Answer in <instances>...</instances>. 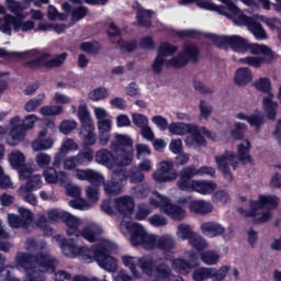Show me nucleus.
<instances>
[{"label": "nucleus", "mask_w": 281, "mask_h": 281, "mask_svg": "<svg viewBox=\"0 0 281 281\" xmlns=\"http://www.w3.org/2000/svg\"><path fill=\"white\" fill-rule=\"evenodd\" d=\"M15 262L18 267L24 269L27 277L34 276L43 270L38 269L36 265L45 269V271H50L54 273L56 271V259L52 258L49 255L40 252L37 255H30L27 252H18L15 256Z\"/></svg>", "instance_id": "obj_1"}, {"label": "nucleus", "mask_w": 281, "mask_h": 281, "mask_svg": "<svg viewBox=\"0 0 281 281\" xmlns=\"http://www.w3.org/2000/svg\"><path fill=\"white\" fill-rule=\"evenodd\" d=\"M110 148L116 155L117 168H126L133 164V138L126 134H115Z\"/></svg>", "instance_id": "obj_2"}, {"label": "nucleus", "mask_w": 281, "mask_h": 281, "mask_svg": "<svg viewBox=\"0 0 281 281\" xmlns=\"http://www.w3.org/2000/svg\"><path fill=\"white\" fill-rule=\"evenodd\" d=\"M222 1L225 3L227 11L236 16V23H238V25H245L246 27H248L249 32L254 34L257 41H265V38H267V31H265V27H262V24H260V22L243 13V11H240V9L236 5V3H234V1Z\"/></svg>", "instance_id": "obj_3"}, {"label": "nucleus", "mask_w": 281, "mask_h": 281, "mask_svg": "<svg viewBox=\"0 0 281 281\" xmlns=\"http://www.w3.org/2000/svg\"><path fill=\"white\" fill-rule=\"evenodd\" d=\"M194 173L190 171L189 173H179V179L177 181V188L181 192H198V194H212L216 190V182L212 180H193Z\"/></svg>", "instance_id": "obj_4"}, {"label": "nucleus", "mask_w": 281, "mask_h": 281, "mask_svg": "<svg viewBox=\"0 0 281 281\" xmlns=\"http://www.w3.org/2000/svg\"><path fill=\"white\" fill-rule=\"evenodd\" d=\"M205 38L212 41L216 47H231L237 54H245L249 52V42L240 35H216L214 33H206Z\"/></svg>", "instance_id": "obj_5"}, {"label": "nucleus", "mask_w": 281, "mask_h": 281, "mask_svg": "<svg viewBox=\"0 0 281 281\" xmlns=\"http://www.w3.org/2000/svg\"><path fill=\"white\" fill-rule=\"evenodd\" d=\"M199 56H201V50L198 45L187 44L183 49L178 53L176 57H172L167 61L168 65L175 67V69H182L188 63H199Z\"/></svg>", "instance_id": "obj_6"}, {"label": "nucleus", "mask_w": 281, "mask_h": 281, "mask_svg": "<svg viewBox=\"0 0 281 281\" xmlns=\"http://www.w3.org/2000/svg\"><path fill=\"white\" fill-rule=\"evenodd\" d=\"M25 19V15H22L20 18H14L12 14H5L3 18V23L0 24V32L2 34H8V36H12V27L14 32H30V30H34V21L29 20L26 22H23Z\"/></svg>", "instance_id": "obj_7"}, {"label": "nucleus", "mask_w": 281, "mask_h": 281, "mask_svg": "<svg viewBox=\"0 0 281 281\" xmlns=\"http://www.w3.org/2000/svg\"><path fill=\"white\" fill-rule=\"evenodd\" d=\"M128 181L125 169H115L112 172L111 180L103 182V190L108 196H119L124 190V184Z\"/></svg>", "instance_id": "obj_8"}, {"label": "nucleus", "mask_w": 281, "mask_h": 281, "mask_svg": "<svg viewBox=\"0 0 281 281\" xmlns=\"http://www.w3.org/2000/svg\"><path fill=\"white\" fill-rule=\"evenodd\" d=\"M47 58H49V53H44L33 60L25 61L24 67L26 69H31L32 71H36V69H41V67H46V69H53V67H60V65H63V63L67 60V53H61L55 58L48 60Z\"/></svg>", "instance_id": "obj_9"}, {"label": "nucleus", "mask_w": 281, "mask_h": 281, "mask_svg": "<svg viewBox=\"0 0 281 281\" xmlns=\"http://www.w3.org/2000/svg\"><path fill=\"white\" fill-rule=\"evenodd\" d=\"M179 177L177 169L175 168V162L170 160H162L159 164L158 169L154 172L153 179L157 183H170Z\"/></svg>", "instance_id": "obj_10"}, {"label": "nucleus", "mask_w": 281, "mask_h": 281, "mask_svg": "<svg viewBox=\"0 0 281 281\" xmlns=\"http://www.w3.org/2000/svg\"><path fill=\"white\" fill-rule=\"evenodd\" d=\"M234 159H236V155H234V153H229L228 150H226L224 155L215 156V162L217 164L218 170L222 171L223 177L226 178L227 181H233L234 179L227 162L233 161L232 166L234 170H236L238 166V162L234 161Z\"/></svg>", "instance_id": "obj_11"}, {"label": "nucleus", "mask_w": 281, "mask_h": 281, "mask_svg": "<svg viewBox=\"0 0 281 281\" xmlns=\"http://www.w3.org/2000/svg\"><path fill=\"white\" fill-rule=\"evenodd\" d=\"M189 133L192 135V142H194V144L198 146H207V140H205V137L209 139L216 138V134L212 133L205 126L199 128V126L193 125ZM203 135H205V137H203Z\"/></svg>", "instance_id": "obj_12"}, {"label": "nucleus", "mask_w": 281, "mask_h": 281, "mask_svg": "<svg viewBox=\"0 0 281 281\" xmlns=\"http://www.w3.org/2000/svg\"><path fill=\"white\" fill-rule=\"evenodd\" d=\"M76 177L79 181H88L91 186L99 187L104 183V177L92 169H77Z\"/></svg>", "instance_id": "obj_13"}, {"label": "nucleus", "mask_w": 281, "mask_h": 281, "mask_svg": "<svg viewBox=\"0 0 281 281\" xmlns=\"http://www.w3.org/2000/svg\"><path fill=\"white\" fill-rule=\"evenodd\" d=\"M61 9L66 14H70L71 23H78V21H82V19L89 14V8L85 5L72 7L67 1L61 4Z\"/></svg>", "instance_id": "obj_14"}, {"label": "nucleus", "mask_w": 281, "mask_h": 281, "mask_svg": "<svg viewBox=\"0 0 281 281\" xmlns=\"http://www.w3.org/2000/svg\"><path fill=\"white\" fill-rule=\"evenodd\" d=\"M115 210L122 216H131L135 210V200L131 196L116 198L114 201Z\"/></svg>", "instance_id": "obj_15"}, {"label": "nucleus", "mask_w": 281, "mask_h": 281, "mask_svg": "<svg viewBox=\"0 0 281 281\" xmlns=\"http://www.w3.org/2000/svg\"><path fill=\"white\" fill-rule=\"evenodd\" d=\"M159 205L161 210H164L165 214L172 216V218L181 221V218L186 216V211H183L181 206L170 203V199L168 198H162Z\"/></svg>", "instance_id": "obj_16"}, {"label": "nucleus", "mask_w": 281, "mask_h": 281, "mask_svg": "<svg viewBox=\"0 0 281 281\" xmlns=\"http://www.w3.org/2000/svg\"><path fill=\"white\" fill-rule=\"evenodd\" d=\"M76 147V142H74V139L71 138H68L66 142H64L59 148V151L54 157L53 166L55 168H60L63 166L65 157L69 155V150H74V148Z\"/></svg>", "instance_id": "obj_17"}, {"label": "nucleus", "mask_w": 281, "mask_h": 281, "mask_svg": "<svg viewBox=\"0 0 281 281\" xmlns=\"http://www.w3.org/2000/svg\"><path fill=\"white\" fill-rule=\"evenodd\" d=\"M111 249H113V243L110 240H103L100 244L94 245V261L100 265L109 256H111Z\"/></svg>", "instance_id": "obj_18"}, {"label": "nucleus", "mask_w": 281, "mask_h": 281, "mask_svg": "<svg viewBox=\"0 0 281 281\" xmlns=\"http://www.w3.org/2000/svg\"><path fill=\"white\" fill-rule=\"evenodd\" d=\"M200 229L209 238H216V236L225 234V227L216 222H204L201 224Z\"/></svg>", "instance_id": "obj_19"}, {"label": "nucleus", "mask_w": 281, "mask_h": 281, "mask_svg": "<svg viewBox=\"0 0 281 281\" xmlns=\"http://www.w3.org/2000/svg\"><path fill=\"white\" fill-rule=\"evenodd\" d=\"M25 133H27V131L21 125V117H12L10 136L14 144H16V142H23L25 139Z\"/></svg>", "instance_id": "obj_20"}, {"label": "nucleus", "mask_w": 281, "mask_h": 281, "mask_svg": "<svg viewBox=\"0 0 281 281\" xmlns=\"http://www.w3.org/2000/svg\"><path fill=\"white\" fill-rule=\"evenodd\" d=\"M189 210L193 214H200V216H205V214L212 213L214 206L212 203L204 200H192L189 203Z\"/></svg>", "instance_id": "obj_21"}, {"label": "nucleus", "mask_w": 281, "mask_h": 281, "mask_svg": "<svg viewBox=\"0 0 281 281\" xmlns=\"http://www.w3.org/2000/svg\"><path fill=\"white\" fill-rule=\"evenodd\" d=\"M248 49L250 54H255L259 56V58H266L268 60H272L276 58V53L271 49V47L263 44H248Z\"/></svg>", "instance_id": "obj_22"}, {"label": "nucleus", "mask_w": 281, "mask_h": 281, "mask_svg": "<svg viewBox=\"0 0 281 281\" xmlns=\"http://www.w3.org/2000/svg\"><path fill=\"white\" fill-rule=\"evenodd\" d=\"M94 159L97 164H101L102 166H117V156H113V153L109 151V149H100L95 153Z\"/></svg>", "instance_id": "obj_23"}, {"label": "nucleus", "mask_w": 281, "mask_h": 281, "mask_svg": "<svg viewBox=\"0 0 281 281\" xmlns=\"http://www.w3.org/2000/svg\"><path fill=\"white\" fill-rule=\"evenodd\" d=\"M80 236L88 243H98L102 236V228L95 225L86 226L81 229Z\"/></svg>", "instance_id": "obj_24"}, {"label": "nucleus", "mask_w": 281, "mask_h": 281, "mask_svg": "<svg viewBox=\"0 0 281 281\" xmlns=\"http://www.w3.org/2000/svg\"><path fill=\"white\" fill-rule=\"evenodd\" d=\"M130 234H131V244L133 245V247H139L143 239L146 236V229L144 228V226L137 223H134L130 227Z\"/></svg>", "instance_id": "obj_25"}, {"label": "nucleus", "mask_w": 281, "mask_h": 281, "mask_svg": "<svg viewBox=\"0 0 281 281\" xmlns=\"http://www.w3.org/2000/svg\"><path fill=\"white\" fill-rule=\"evenodd\" d=\"M59 245L61 252L64 256H66V258H76V256H78L80 248H78V245H76V240L61 238Z\"/></svg>", "instance_id": "obj_26"}, {"label": "nucleus", "mask_w": 281, "mask_h": 281, "mask_svg": "<svg viewBox=\"0 0 281 281\" xmlns=\"http://www.w3.org/2000/svg\"><path fill=\"white\" fill-rule=\"evenodd\" d=\"M249 210H245L243 207L237 209V212L241 214V216H245L246 218H256L258 216L259 210H265L262 206V201L259 196L258 200H250L249 202Z\"/></svg>", "instance_id": "obj_27"}, {"label": "nucleus", "mask_w": 281, "mask_h": 281, "mask_svg": "<svg viewBox=\"0 0 281 281\" xmlns=\"http://www.w3.org/2000/svg\"><path fill=\"white\" fill-rule=\"evenodd\" d=\"M254 80V75L251 74V69L247 67L238 68L235 72L234 81L238 87H245V85H249Z\"/></svg>", "instance_id": "obj_28"}, {"label": "nucleus", "mask_w": 281, "mask_h": 281, "mask_svg": "<svg viewBox=\"0 0 281 281\" xmlns=\"http://www.w3.org/2000/svg\"><path fill=\"white\" fill-rule=\"evenodd\" d=\"M79 135L82 137L83 147L91 148V146H95V142H98L95 136V125L92 127L80 128Z\"/></svg>", "instance_id": "obj_29"}, {"label": "nucleus", "mask_w": 281, "mask_h": 281, "mask_svg": "<svg viewBox=\"0 0 281 281\" xmlns=\"http://www.w3.org/2000/svg\"><path fill=\"white\" fill-rule=\"evenodd\" d=\"M190 172H193V177H198V175H209V177H214L216 175V169L207 166H203L198 169L196 166L191 165L179 171L180 175H188Z\"/></svg>", "instance_id": "obj_30"}, {"label": "nucleus", "mask_w": 281, "mask_h": 281, "mask_svg": "<svg viewBox=\"0 0 281 281\" xmlns=\"http://www.w3.org/2000/svg\"><path fill=\"white\" fill-rule=\"evenodd\" d=\"M156 278L158 280H168V281H183L182 278H172L169 279L172 270L170 269V266H168L166 262L162 263H158L155 268H154Z\"/></svg>", "instance_id": "obj_31"}, {"label": "nucleus", "mask_w": 281, "mask_h": 281, "mask_svg": "<svg viewBox=\"0 0 281 281\" xmlns=\"http://www.w3.org/2000/svg\"><path fill=\"white\" fill-rule=\"evenodd\" d=\"M171 268L179 276H189L192 272V265L183 258H176L171 261Z\"/></svg>", "instance_id": "obj_32"}, {"label": "nucleus", "mask_w": 281, "mask_h": 281, "mask_svg": "<svg viewBox=\"0 0 281 281\" xmlns=\"http://www.w3.org/2000/svg\"><path fill=\"white\" fill-rule=\"evenodd\" d=\"M238 63H240L241 65H248V67H254L255 69H260L262 65H271L273 60L267 59L265 57L247 56L239 58Z\"/></svg>", "instance_id": "obj_33"}, {"label": "nucleus", "mask_w": 281, "mask_h": 281, "mask_svg": "<svg viewBox=\"0 0 281 281\" xmlns=\"http://www.w3.org/2000/svg\"><path fill=\"white\" fill-rule=\"evenodd\" d=\"M78 117L81 124L80 128H91L94 126L93 119H91V113H89V109H87V105L79 106Z\"/></svg>", "instance_id": "obj_34"}, {"label": "nucleus", "mask_w": 281, "mask_h": 281, "mask_svg": "<svg viewBox=\"0 0 281 281\" xmlns=\"http://www.w3.org/2000/svg\"><path fill=\"white\" fill-rule=\"evenodd\" d=\"M136 21L139 27L150 30L153 27V12L150 10H138Z\"/></svg>", "instance_id": "obj_35"}, {"label": "nucleus", "mask_w": 281, "mask_h": 281, "mask_svg": "<svg viewBox=\"0 0 281 281\" xmlns=\"http://www.w3.org/2000/svg\"><path fill=\"white\" fill-rule=\"evenodd\" d=\"M137 265L139 269L145 273V276H153L155 272V259L150 257H140L137 259Z\"/></svg>", "instance_id": "obj_36"}, {"label": "nucleus", "mask_w": 281, "mask_h": 281, "mask_svg": "<svg viewBox=\"0 0 281 281\" xmlns=\"http://www.w3.org/2000/svg\"><path fill=\"white\" fill-rule=\"evenodd\" d=\"M156 248L160 249V251H172V249H175V237L170 235L158 237Z\"/></svg>", "instance_id": "obj_37"}, {"label": "nucleus", "mask_w": 281, "mask_h": 281, "mask_svg": "<svg viewBox=\"0 0 281 281\" xmlns=\"http://www.w3.org/2000/svg\"><path fill=\"white\" fill-rule=\"evenodd\" d=\"M42 186H43V180L40 175L31 176L27 179L26 184L20 188V192L21 191L34 192L36 190H41Z\"/></svg>", "instance_id": "obj_38"}, {"label": "nucleus", "mask_w": 281, "mask_h": 281, "mask_svg": "<svg viewBox=\"0 0 281 281\" xmlns=\"http://www.w3.org/2000/svg\"><path fill=\"white\" fill-rule=\"evenodd\" d=\"M76 157L79 166H89L93 161V149L91 147H82Z\"/></svg>", "instance_id": "obj_39"}, {"label": "nucleus", "mask_w": 281, "mask_h": 281, "mask_svg": "<svg viewBox=\"0 0 281 281\" xmlns=\"http://www.w3.org/2000/svg\"><path fill=\"white\" fill-rule=\"evenodd\" d=\"M263 109L268 120H276L278 115V103L270 97L263 98Z\"/></svg>", "instance_id": "obj_40"}, {"label": "nucleus", "mask_w": 281, "mask_h": 281, "mask_svg": "<svg viewBox=\"0 0 281 281\" xmlns=\"http://www.w3.org/2000/svg\"><path fill=\"white\" fill-rule=\"evenodd\" d=\"M251 149V143L246 140L237 146V159L239 161H248L251 164V156L249 155V150Z\"/></svg>", "instance_id": "obj_41"}, {"label": "nucleus", "mask_w": 281, "mask_h": 281, "mask_svg": "<svg viewBox=\"0 0 281 281\" xmlns=\"http://www.w3.org/2000/svg\"><path fill=\"white\" fill-rule=\"evenodd\" d=\"M139 258L131 257L128 255H125V256L122 257V262H123L124 267L130 268V271H131L132 276L134 278H137V279L142 278V274L137 270V265H138L137 260Z\"/></svg>", "instance_id": "obj_42"}, {"label": "nucleus", "mask_w": 281, "mask_h": 281, "mask_svg": "<svg viewBox=\"0 0 281 281\" xmlns=\"http://www.w3.org/2000/svg\"><path fill=\"white\" fill-rule=\"evenodd\" d=\"M77 256H80L86 265H91V262L95 261V248L92 246L91 248L87 246L79 247Z\"/></svg>", "instance_id": "obj_43"}, {"label": "nucleus", "mask_w": 281, "mask_h": 281, "mask_svg": "<svg viewBox=\"0 0 281 281\" xmlns=\"http://www.w3.org/2000/svg\"><path fill=\"white\" fill-rule=\"evenodd\" d=\"M192 126H194V124H188V123H182V122L171 123L169 125V132L172 135H188V133H190Z\"/></svg>", "instance_id": "obj_44"}, {"label": "nucleus", "mask_w": 281, "mask_h": 281, "mask_svg": "<svg viewBox=\"0 0 281 281\" xmlns=\"http://www.w3.org/2000/svg\"><path fill=\"white\" fill-rule=\"evenodd\" d=\"M200 258L204 265L214 266L218 265L221 255L215 250H204L200 254Z\"/></svg>", "instance_id": "obj_45"}, {"label": "nucleus", "mask_w": 281, "mask_h": 281, "mask_svg": "<svg viewBox=\"0 0 281 281\" xmlns=\"http://www.w3.org/2000/svg\"><path fill=\"white\" fill-rule=\"evenodd\" d=\"M177 52H179V47L170 44V42H161L158 46L157 54L164 58H168V56H175Z\"/></svg>", "instance_id": "obj_46"}, {"label": "nucleus", "mask_w": 281, "mask_h": 281, "mask_svg": "<svg viewBox=\"0 0 281 281\" xmlns=\"http://www.w3.org/2000/svg\"><path fill=\"white\" fill-rule=\"evenodd\" d=\"M79 48L86 54H91L92 56H95L100 53V49H102V45L98 41L83 42L79 45Z\"/></svg>", "instance_id": "obj_47"}, {"label": "nucleus", "mask_w": 281, "mask_h": 281, "mask_svg": "<svg viewBox=\"0 0 281 281\" xmlns=\"http://www.w3.org/2000/svg\"><path fill=\"white\" fill-rule=\"evenodd\" d=\"M54 146V140L50 138H36L32 142V148L36 153H41V150H49Z\"/></svg>", "instance_id": "obj_48"}, {"label": "nucleus", "mask_w": 281, "mask_h": 281, "mask_svg": "<svg viewBox=\"0 0 281 281\" xmlns=\"http://www.w3.org/2000/svg\"><path fill=\"white\" fill-rule=\"evenodd\" d=\"M116 45L120 47L121 52L124 54H133L135 49H137V40L126 41L123 38H120L116 42Z\"/></svg>", "instance_id": "obj_49"}, {"label": "nucleus", "mask_w": 281, "mask_h": 281, "mask_svg": "<svg viewBox=\"0 0 281 281\" xmlns=\"http://www.w3.org/2000/svg\"><path fill=\"white\" fill-rule=\"evenodd\" d=\"M189 245L196 249V251H203V249H207V241L203 238V236L199 235V233L193 234V236L189 239Z\"/></svg>", "instance_id": "obj_50"}, {"label": "nucleus", "mask_w": 281, "mask_h": 281, "mask_svg": "<svg viewBox=\"0 0 281 281\" xmlns=\"http://www.w3.org/2000/svg\"><path fill=\"white\" fill-rule=\"evenodd\" d=\"M198 5L203 10H210L211 12H218V14H225V7L214 4L207 0H196Z\"/></svg>", "instance_id": "obj_51"}, {"label": "nucleus", "mask_w": 281, "mask_h": 281, "mask_svg": "<svg viewBox=\"0 0 281 281\" xmlns=\"http://www.w3.org/2000/svg\"><path fill=\"white\" fill-rule=\"evenodd\" d=\"M261 199V205L267 210H276L280 203V199L277 195H259Z\"/></svg>", "instance_id": "obj_52"}, {"label": "nucleus", "mask_w": 281, "mask_h": 281, "mask_svg": "<svg viewBox=\"0 0 281 281\" xmlns=\"http://www.w3.org/2000/svg\"><path fill=\"white\" fill-rule=\"evenodd\" d=\"M5 265V257L0 254V281H16L12 276L10 269L3 267Z\"/></svg>", "instance_id": "obj_53"}, {"label": "nucleus", "mask_w": 281, "mask_h": 281, "mask_svg": "<svg viewBox=\"0 0 281 281\" xmlns=\"http://www.w3.org/2000/svg\"><path fill=\"white\" fill-rule=\"evenodd\" d=\"M9 161L12 168L16 170L25 164V155L21 151H13L9 155Z\"/></svg>", "instance_id": "obj_54"}, {"label": "nucleus", "mask_w": 281, "mask_h": 281, "mask_svg": "<svg viewBox=\"0 0 281 281\" xmlns=\"http://www.w3.org/2000/svg\"><path fill=\"white\" fill-rule=\"evenodd\" d=\"M7 8L14 14V19L23 16V4L16 0H5Z\"/></svg>", "instance_id": "obj_55"}, {"label": "nucleus", "mask_w": 281, "mask_h": 281, "mask_svg": "<svg viewBox=\"0 0 281 281\" xmlns=\"http://www.w3.org/2000/svg\"><path fill=\"white\" fill-rule=\"evenodd\" d=\"M192 278L194 281L212 280V268H199L193 272Z\"/></svg>", "instance_id": "obj_56"}, {"label": "nucleus", "mask_w": 281, "mask_h": 281, "mask_svg": "<svg viewBox=\"0 0 281 281\" xmlns=\"http://www.w3.org/2000/svg\"><path fill=\"white\" fill-rule=\"evenodd\" d=\"M40 113L44 115V117L60 115V113H63V105H44L40 109Z\"/></svg>", "instance_id": "obj_57"}, {"label": "nucleus", "mask_w": 281, "mask_h": 281, "mask_svg": "<svg viewBox=\"0 0 281 281\" xmlns=\"http://www.w3.org/2000/svg\"><path fill=\"white\" fill-rule=\"evenodd\" d=\"M88 98L92 100V102H100V100L109 98V90L106 88H97L89 92Z\"/></svg>", "instance_id": "obj_58"}, {"label": "nucleus", "mask_w": 281, "mask_h": 281, "mask_svg": "<svg viewBox=\"0 0 281 281\" xmlns=\"http://www.w3.org/2000/svg\"><path fill=\"white\" fill-rule=\"evenodd\" d=\"M44 101H45V94H38L35 98L27 101L25 103L24 109L25 111H27V113H32V111H36V109H38V106H41V104H43Z\"/></svg>", "instance_id": "obj_59"}, {"label": "nucleus", "mask_w": 281, "mask_h": 281, "mask_svg": "<svg viewBox=\"0 0 281 281\" xmlns=\"http://www.w3.org/2000/svg\"><path fill=\"white\" fill-rule=\"evenodd\" d=\"M255 88L261 93H271V80L267 77H261L255 82Z\"/></svg>", "instance_id": "obj_60"}, {"label": "nucleus", "mask_w": 281, "mask_h": 281, "mask_svg": "<svg viewBox=\"0 0 281 281\" xmlns=\"http://www.w3.org/2000/svg\"><path fill=\"white\" fill-rule=\"evenodd\" d=\"M99 267L105 271L115 272L117 271V259L109 255L104 261L99 263Z\"/></svg>", "instance_id": "obj_61"}, {"label": "nucleus", "mask_w": 281, "mask_h": 281, "mask_svg": "<svg viewBox=\"0 0 281 281\" xmlns=\"http://www.w3.org/2000/svg\"><path fill=\"white\" fill-rule=\"evenodd\" d=\"M248 124L255 127L257 133H260V128H262V124H265V115L262 114H251L248 119Z\"/></svg>", "instance_id": "obj_62"}, {"label": "nucleus", "mask_w": 281, "mask_h": 281, "mask_svg": "<svg viewBox=\"0 0 281 281\" xmlns=\"http://www.w3.org/2000/svg\"><path fill=\"white\" fill-rule=\"evenodd\" d=\"M57 167H47L44 169L43 175L46 183H58V171Z\"/></svg>", "instance_id": "obj_63"}, {"label": "nucleus", "mask_w": 281, "mask_h": 281, "mask_svg": "<svg viewBox=\"0 0 281 281\" xmlns=\"http://www.w3.org/2000/svg\"><path fill=\"white\" fill-rule=\"evenodd\" d=\"M227 273H229V266H223L218 270L212 268L211 280L223 281L225 278H227Z\"/></svg>", "instance_id": "obj_64"}]
</instances>
